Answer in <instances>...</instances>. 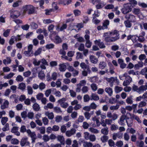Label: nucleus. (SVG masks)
I'll use <instances>...</instances> for the list:
<instances>
[{"mask_svg":"<svg viewBox=\"0 0 147 147\" xmlns=\"http://www.w3.org/2000/svg\"><path fill=\"white\" fill-rule=\"evenodd\" d=\"M35 8V7L31 5H26L23 7L24 11L25 12L28 11V14L29 15L34 13Z\"/></svg>","mask_w":147,"mask_h":147,"instance_id":"1","label":"nucleus"},{"mask_svg":"<svg viewBox=\"0 0 147 147\" xmlns=\"http://www.w3.org/2000/svg\"><path fill=\"white\" fill-rule=\"evenodd\" d=\"M132 7L131 4L128 3L124 4L123 7L121 9V11L124 14H126L130 12L132 10Z\"/></svg>","mask_w":147,"mask_h":147,"instance_id":"2","label":"nucleus"},{"mask_svg":"<svg viewBox=\"0 0 147 147\" xmlns=\"http://www.w3.org/2000/svg\"><path fill=\"white\" fill-rule=\"evenodd\" d=\"M27 133L28 135L31 138L32 143H34L35 142V140L36 139V136L35 132H31L30 129H28Z\"/></svg>","mask_w":147,"mask_h":147,"instance_id":"3","label":"nucleus"},{"mask_svg":"<svg viewBox=\"0 0 147 147\" xmlns=\"http://www.w3.org/2000/svg\"><path fill=\"white\" fill-rule=\"evenodd\" d=\"M20 144L22 147L29 146L30 143L28 141V138L26 137L23 138L20 141Z\"/></svg>","mask_w":147,"mask_h":147,"instance_id":"4","label":"nucleus"},{"mask_svg":"<svg viewBox=\"0 0 147 147\" xmlns=\"http://www.w3.org/2000/svg\"><path fill=\"white\" fill-rule=\"evenodd\" d=\"M125 18L131 22H135L136 18L133 15H127L125 16Z\"/></svg>","mask_w":147,"mask_h":147,"instance_id":"5","label":"nucleus"},{"mask_svg":"<svg viewBox=\"0 0 147 147\" xmlns=\"http://www.w3.org/2000/svg\"><path fill=\"white\" fill-rule=\"evenodd\" d=\"M76 131L75 129L73 128L71 129L70 130H67L65 132L66 135L68 137H70L75 133Z\"/></svg>","mask_w":147,"mask_h":147,"instance_id":"6","label":"nucleus"},{"mask_svg":"<svg viewBox=\"0 0 147 147\" xmlns=\"http://www.w3.org/2000/svg\"><path fill=\"white\" fill-rule=\"evenodd\" d=\"M90 59L91 62L94 64L96 63L98 61V59L94 55H90Z\"/></svg>","mask_w":147,"mask_h":147,"instance_id":"7","label":"nucleus"},{"mask_svg":"<svg viewBox=\"0 0 147 147\" xmlns=\"http://www.w3.org/2000/svg\"><path fill=\"white\" fill-rule=\"evenodd\" d=\"M57 138L58 141L60 142L61 144H65L64 138L63 136L58 135Z\"/></svg>","mask_w":147,"mask_h":147,"instance_id":"8","label":"nucleus"},{"mask_svg":"<svg viewBox=\"0 0 147 147\" xmlns=\"http://www.w3.org/2000/svg\"><path fill=\"white\" fill-rule=\"evenodd\" d=\"M9 102L8 100H5L3 104L1 105V109H4L8 107Z\"/></svg>","mask_w":147,"mask_h":147,"instance_id":"9","label":"nucleus"},{"mask_svg":"<svg viewBox=\"0 0 147 147\" xmlns=\"http://www.w3.org/2000/svg\"><path fill=\"white\" fill-rule=\"evenodd\" d=\"M59 69L61 72L64 71L66 69V66L64 64H60L59 65Z\"/></svg>","mask_w":147,"mask_h":147,"instance_id":"10","label":"nucleus"},{"mask_svg":"<svg viewBox=\"0 0 147 147\" xmlns=\"http://www.w3.org/2000/svg\"><path fill=\"white\" fill-rule=\"evenodd\" d=\"M14 12L17 13V14H16L15 13H13L10 16L13 19H15L18 18L20 15V12L18 11H14Z\"/></svg>","mask_w":147,"mask_h":147,"instance_id":"11","label":"nucleus"},{"mask_svg":"<svg viewBox=\"0 0 147 147\" xmlns=\"http://www.w3.org/2000/svg\"><path fill=\"white\" fill-rule=\"evenodd\" d=\"M26 86L25 84L24 83H21L19 84L18 88L22 91H24L26 88Z\"/></svg>","mask_w":147,"mask_h":147,"instance_id":"12","label":"nucleus"},{"mask_svg":"<svg viewBox=\"0 0 147 147\" xmlns=\"http://www.w3.org/2000/svg\"><path fill=\"white\" fill-rule=\"evenodd\" d=\"M34 110L36 111H38L40 109V107L39 105L36 103H34L32 106Z\"/></svg>","mask_w":147,"mask_h":147,"instance_id":"13","label":"nucleus"},{"mask_svg":"<svg viewBox=\"0 0 147 147\" xmlns=\"http://www.w3.org/2000/svg\"><path fill=\"white\" fill-rule=\"evenodd\" d=\"M107 66L106 63L104 61L100 62L99 64V68L101 69H103Z\"/></svg>","mask_w":147,"mask_h":147,"instance_id":"14","label":"nucleus"},{"mask_svg":"<svg viewBox=\"0 0 147 147\" xmlns=\"http://www.w3.org/2000/svg\"><path fill=\"white\" fill-rule=\"evenodd\" d=\"M105 91L109 94V96H112L113 91L111 88H107L105 89Z\"/></svg>","mask_w":147,"mask_h":147,"instance_id":"15","label":"nucleus"},{"mask_svg":"<svg viewBox=\"0 0 147 147\" xmlns=\"http://www.w3.org/2000/svg\"><path fill=\"white\" fill-rule=\"evenodd\" d=\"M126 118V115H122L120 118V121L119 122V123L121 125H122L123 124V122Z\"/></svg>","mask_w":147,"mask_h":147,"instance_id":"16","label":"nucleus"},{"mask_svg":"<svg viewBox=\"0 0 147 147\" xmlns=\"http://www.w3.org/2000/svg\"><path fill=\"white\" fill-rule=\"evenodd\" d=\"M45 75L43 71H41L38 74V77L41 80L44 79L45 77Z\"/></svg>","mask_w":147,"mask_h":147,"instance_id":"17","label":"nucleus"},{"mask_svg":"<svg viewBox=\"0 0 147 147\" xmlns=\"http://www.w3.org/2000/svg\"><path fill=\"white\" fill-rule=\"evenodd\" d=\"M91 97L92 98L90 99L91 100H97L99 99L98 96L96 94L92 93L91 95Z\"/></svg>","mask_w":147,"mask_h":147,"instance_id":"18","label":"nucleus"},{"mask_svg":"<svg viewBox=\"0 0 147 147\" xmlns=\"http://www.w3.org/2000/svg\"><path fill=\"white\" fill-rule=\"evenodd\" d=\"M132 98V96H130L127 97L126 100V102L128 104H132L133 102Z\"/></svg>","mask_w":147,"mask_h":147,"instance_id":"19","label":"nucleus"},{"mask_svg":"<svg viewBox=\"0 0 147 147\" xmlns=\"http://www.w3.org/2000/svg\"><path fill=\"white\" fill-rule=\"evenodd\" d=\"M45 114L48 116V118L49 119H52L54 118V115L53 113L52 112L50 113L47 112L45 113Z\"/></svg>","mask_w":147,"mask_h":147,"instance_id":"20","label":"nucleus"},{"mask_svg":"<svg viewBox=\"0 0 147 147\" xmlns=\"http://www.w3.org/2000/svg\"><path fill=\"white\" fill-rule=\"evenodd\" d=\"M123 88L121 87L116 86L115 88V92L116 93H118L123 90Z\"/></svg>","mask_w":147,"mask_h":147,"instance_id":"21","label":"nucleus"},{"mask_svg":"<svg viewBox=\"0 0 147 147\" xmlns=\"http://www.w3.org/2000/svg\"><path fill=\"white\" fill-rule=\"evenodd\" d=\"M83 145L84 147H92V144L91 142H85L83 143Z\"/></svg>","mask_w":147,"mask_h":147,"instance_id":"22","label":"nucleus"},{"mask_svg":"<svg viewBox=\"0 0 147 147\" xmlns=\"http://www.w3.org/2000/svg\"><path fill=\"white\" fill-rule=\"evenodd\" d=\"M108 128L107 127L105 128L102 129H101V132L104 135H107L108 133Z\"/></svg>","mask_w":147,"mask_h":147,"instance_id":"23","label":"nucleus"},{"mask_svg":"<svg viewBox=\"0 0 147 147\" xmlns=\"http://www.w3.org/2000/svg\"><path fill=\"white\" fill-rule=\"evenodd\" d=\"M7 121V117H2L1 119V122L2 125H4L5 124H6V123Z\"/></svg>","mask_w":147,"mask_h":147,"instance_id":"24","label":"nucleus"},{"mask_svg":"<svg viewBox=\"0 0 147 147\" xmlns=\"http://www.w3.org/2000/svg\"><path fill=\"white\" fill-rule=\"evenodd\" d=\"M33 53V51L28 50L27 51H25L24 52V54L26 56H30Z\"/></svg>","mask_w":147,"mask_h":147,"instance_id":"25","label":"nucleus"},{"mask_svg":"<svg viewBox=\"0 0 147 147\" xmlns=\"http://www.w3.org/2000/svg\"><path fill=\"white\" fill-rule=\"evenodd\" d=\"M101 140L103 143H105L107 142L108 139V136L104 135L101 137Z\"/></svg>","mask_w":147,"mask_h":147,"instance_id":"26","label":"nucleus"},{"mask_svg":"<svg viewBox=\"0 0 147 147\" xmlns=\"http://www.w3.org/2000/svg\"><path fill=\"white\" fill-rule=\"evenodd\" d=\"M130 21L127 20L126 21L124 22V24L125 26L127 28H130L131 26V24L130 23Z\"/></svg>","mask_w":147,"mask_h":147,"instance_id":"27","label":"nucleus"},{"mask_svg":"<svg viewBox=\"0 0 147 147\" xmlns=\"http://www.w3.org/2000/svg\"><path fill=\"white\" fill-rule=\"evenodd\" d=\"M89 130L92 133L97 134L99 133V131L97 129L93 127H90L89 129Z\"/></svg>","mask_w":147,"mask_h":147,"instance_id":"28","label":"nucleus"},{"mask_svg":"<svg viewBox=\"0 0 147 147\" xmlns=\"http://www.w3.org/2000/svg\"><path fill=\"white\" fill-rule=\"evenodd\" d=\"M55 40L56 41L55 43L57 44L60 43L62 42L61 39L58 36H56Z\"/></svg>","mask_w":147,"mask_h":147,"instance_id":"29","label":"nucleus"},{"mask_svg":"<svg viewBox=\"0 0 147 147\" xmlns=\"http://www.w3.org/2000/svg\"><path fill=\"white\" fill-rule=\"evenodd\" d=\"M9 124L8 123L5 124V126L2 128V130L3 131H5L9 130Z\"/></svg>","mask_w":147,"mask_h":147,"instance_id":"30","label":"nucleus"},{"mask_svg":"<svg viewBox=\"0 0 147 147\" xmlns=\"http://www.w3.org/2000/svg\"><path fill=\"white\" fill-rule=\"evenodd\" d=\"M133 13L136 15L140 14V10L139 8H134L132 11Z\"/></svg>","mask_w":147,"mask_h":147,"instance_id":"31","label":"nucleus"},{"mask_svg":"<svg viewBox=\"0 0 147 147\" xmlns=\"http://www.w3.org/2000/svg\"><path fill=\"white\" fill-rule=\"evenodd\" d=\"M22 117L25 120L27 117V112L26 111H24L21 113V114Z\"/></svg>","mask_w":147,"mask_h":147,"instance_id":"32","label":"nucleus"},{"mask_svg":"<svg viewBox=\"0 0 147 147\" xmlns=\"http://www.w3.org/2000/svg\"><path fill=\"white\" fill-rule=\"evenodd\" d=\"M147 89V83L144 86H141L139 88V91H141L145 90Z\"/></svg>","mask_w":147,"mask_h":147,"instance_id":"33","label":"nucleus"},{"mask_svg":"<svg viewBox=\"0 0 147 147\" xmlns=\"http://www.w3.org/2000/svg\"><path fill=\"white\" fill-rule=\"evenodd\" d=\"M14 74L13 73H10L7 76H5L4 77V78L5 79H9L12 78L14 75Z\"/></svg>","mask_w":147,"mask_h":147,"instance_id":"34","label":"nucleus"},{"mask_svg":"<svg viewBox=\"0 0 147 147\" xmlns=\"http://www.w3.org/2000/svg\"><path fill=\"white\" fill-rule=\"evenodd\" d=\"M113 32H109L104 33L103 37L105 38H107V37H109L112 34Z\"/></svg>","mask_w":147,"mask_h":147,"instance_id":"35","label":"nucleus"},{"mask_svg":"<svg viewBox=\"0 0 147 147\" xmlns=\"http://www.w3.org/2000/svg\"><path fill=\"white\" fill-rule=\"evenodd\" d=\"M11 143L13 144H18L19 142V141L16 138H13L11 140Z\"/></svg>","mask_w":147,"mask_h":147,"instance_id":"36","label":"nucleus"},{"mask_svg":"<svg viewBox=\"0 0 147 147\" xmlns=\"http://www.w3.org/2000/svg\"><path fill=\"white\" fill-rule=\"evenodd\" d=\"M54 45L53 44H48L46 46V48L47 49H52L54 48Z\"/></svg>","mask_w":147,"mask_h":147,"instance_id":"37","label":"nucleus"},{"mask_svg":"<svg viewBox=\"0 0 147 147\" xmlns=\"http://www.w3.org/2000/svg\"><path fill=\"white\" fill-rule=\"evenodd\" d=\"M28 93L29 94H32L33 92V90L31 86H28L27 87Z\"/></svg>","mask_w":147,"mask_h":147,"instance_id":"38","label":"nucleus"},{"mask_svg":"<svg viewBox=\"0 0 147 147\" xmlns=\"http://www.w3.org/2000/svg\"><path fill=\"white\" fill-rule=\"evenodd\" d=\"M53 109L55 112L58 113H61L62 112L60 108L57 107H54L53 108Z\"/></svg>","mask_w":147,"mask_h":147,"instance_id":"39","label":"nucleus"},{"mask_svg":"<svg viewBox=\"0 0 147 147\" xmlns=\"http://www.w3.org/2000/svg\"><path fill=\"white\" fill-rule=\"evenodd\" d=\"M136 144L139 147H143L144 143L143 141H141L140 142L139 141H137Z\"/></svg>","mask_w":147,"mask_h":147,"instance_id":"40","label":"nucleus"},{"mask_svg":"<svg viewBox=\"0 0 147 147\" xmlns=\"http://www.w3.org/2000/svg\"><path fill=\"white\" fill-rule=\"evenodd\" d=\"M84 115L85 117L87 120L89 119L91 116L90 113L88 112H85L84 113Z\"/></svg>","mask_w":147,"mask_h":147,"instance_id":"41","label":"nucleus"},{"mask_svg":"<svg viewBox=\"0 0 147 147\" xmlns=\"http://www.w3.org/2000/svg\"><path fill=\"white\" fill-rule=\"evenodd\" d=\"M92 42L90 40L86 41L85 46L88 48H90L92 45Z\"/></svg>","mask_w":147,"mask_h":147,"instance_id":"42","label":"nucleus"},{"mask_svg":"<svg viewBox=\"0 0 147 147\" xmlns=\"http://www.w3.org/2000/svg\"><path fill=\"white\" fill-rule=\"evenodd\" d=\"M89 138V140L92 142L96 140V137L94 135H90Z\"/></svg>","mask_w":147,"mask_h":147,"instance_id":"43","label":"nucleus"},{"mask_svg":"<svg viewBox=\"0 0 147 147\" xmlns=\"http://www.w3.org/2000/svg\"><path fill=\"white\" fill-rule=\"evenodd\" d=\"M40 61H37L36 59H33V63L35 66H38L40 64Z\"/></svg>","mask_w":147,"mask_h":147,"instance_id":"44","label":"nucleus"},{"mask_svg":"<svg viewBox=\"0 0 147 147\" xmlns=\"http://www.w3.org/2000/svg\"><path fill=\"white\" fill-rule=\"evenodd\" d=\"M90 99L89 96L88 94H86L84 96V102H88Z\"/></svg>","mask_w":147,"mask_h":147,"instance_id":"45","label":"nucleus"},{"mask_svg":"<svg viewBox=\"0 0 147 147\" xmlns=\"http://www.w3.org/2000/svg\"><path fill=\"white\" fill-rule=\"evenodd\" d=\"M38 86L39 89L41 90H42L44 89L45 87V84L43 82L40 83Z\"/></svg>","mask_w":147,"mask_h":147,"instance_id":"46","label":"nucleus"},{"mask_svg":"<svg viewBox=\"0 0 147 147\" xmlns=\"http://www.w3.org/2000/svg\"><path fill=\"white\" fill-rule=\"evenodd\" d=\"M90 86L92 90L94 91H96L97 89V87L95 84H92Z\"/></svg>","mask_w":147,"mask_h":147,"instance_id":"47","label":"nucleus"},{"mask_svg":"<svg viewBox=\"0 0 147 147\" xmlns=\"http://www.w3.org/2000/svg\"><path fill=\"white\" fill-rule=\"evenodd\" d=\"M34 113L33 112H29L27 114V116L29 119H32L34 117Z\"/></svg>","mask_w":147,"mask_h":147,"instance_id":"48","label":"nucleus"},{"mask_svg":"<svg viewBox=\"0 0 147 147\" xmlns=\"http://www.w3.org/2000/svg\"><path fill=\"white\" fill-rule=\"evenodd\" d=\"M40 133L42 134H44L45 132V127H42L39 128Z\"/></svg>","mask_w":147,"mask_h":147,"instance_id":"49","label":"nucleus"},{"mask_svg":"<svg viewBox=\"0 0 147 147\" xmlns=\"http://www.w3.org/2000/svg\"><path fill=\"white\" fill-rule=\"evenodd\" d=\"M57 75L56 73H53L51 76L52 80H55L57 78Z\"/></svg>","mask_w":147,"mask_h":147,"instance_id":"50","label":"nucleus"},{"mask_svg":"<svg viewBox=\"0 0 147 147\" xmlns=\"http://www.w3.org/2000/svg\"><path fill=\"white\" fill-rule=\"evenodd\" d=\"M26 126L24 125H22L21 127L20 131L22 133H24L26 131L27 132Z\"/></svg>","mask_w":147,"mask_h":147,"instance_id":"51","label":"nucleus"},{"mask_svg":"<svg viewBox=\"0 0 147 147\" xmlns=\"http://www.w3.org/2000/svg\"><path fill=\"white\" fill-rule=\"evenodd\" d=\"M23 80V77L20 75H18L16 78V80L18 81L22 82Z\"/></svg>","mask_w":147,"mask_h":147,"instance_id":"52","label":"nucleus"},{"mask_svg":"<svg viewBox=\"0 0 147 147\" xmlns=\"http://www.w3.org/2000/svg\"><path fill=\"white\" fill-rule=\"evenodd\" d=\"M55 121L57 122H60L62 119V117L61 116H57L55 118Z\"/></svg>","mask_w":147,"mask_h":147,"instance_id":"53","label":"nucleus"},{"mask_svg":"<svg viewBox=\"0 0 147 147\" xmlns=\"http://www.w3.org/2000/svg\"><path fill=\"white\" fill-rule=\"evenodd\" d=\"M42 49L41 48H39L35 52L34 55L35 56H37L39 55L41 53Z\"/></svg>","mask_w":147,"mask_h":147,"instance_id":"54","label":"nucleus"},{"mask_svg":"<svg viewBox=\"0 0 147 147\" xmlns=\"http://www.w3.org/2000/svg\"><path fill=\"white\" fill-rule=\"evenodd\" d=\"M108 142L109 145L111 147L115 145V142L112 139H110Z\"/></svg>","mask_w":147,"mask_h":147,"instance_id":"55","label":"nucleus"},{"mask_svg":"<svg viewBox=\"0 0 147 147\" xmlns=\"http://www.w3.org/2000/svg\"><path fill=\"white\" fill-rule=\"evenodd\" d=\"M60 105L62 107L66 108L68 106V104L67 102H61L60 104Z\"/></svg>","mask_w":147,"mask_h":147,"instance_id":"56","label":"nucleus"},{"mask_svg":"<svg viewBox=\"0 0 147 147\" xmlns=\"http://www.w3.org/2000/svg\"><path fill=\"white\" fill-rule=\"evenodd\" d=\"M76 54L77 56L76 58L77 59H79L80 58L82 59L83 56L81 53L79 52H77Z\"/></svg>","mask_w":147,"mask_h":147,"instance_id":"57","label":"nucleus"},{"mask_svg":"<svg viewBox=\"0 0 147 147\" xmlns=\"http://www.w3.org/2000/svg\"><path fill=\"white\" fill-rule=\"evenodd\" d=\"M106 80L109 82H114L115 80V78L113 77H111L110 78H107Z\"/></svg>","mask_w":147,"mask_h":147,"instance_id":"58","label":"nucleus"},{"mask_svg":"<svg viewBox=\"0 0 147 147\" xmlns=\"http://www.w3.org/2000/svg\"><path fill=\"white\" fill-rule=\"evenodd\" d=\"M89 126L88 124L86 121L83 123L82 127L84 129H87L88 128Z\"/></svg>","mask_w":147,"mask_h":147,"instance_id":"59","label":"nucleus"},{"mask_svg":"<svg viewBox=\"0 0 147 147\" xmlns=\"http://www.w3.org/2000/svg\"><path fill=\"white\" fill-rule=\"evenodd\" d=\"M31 26L33 29H36L38 27V25L34 22H32L31 24Z\"/></svg>","mask_w":147,"mask_h":147,"instance_id":"60","label":"nucleus"},{"mask_svg":"<svg viewBox=\"0 0 147 147\" xmlns=\"http://www.w3.org/2000/svg\"><path fill=\"white\" fill-rule=\"evenodd\" d=\"M84 138L86 140H89L90 135L87 132H85L84 133Z\"/></svg>","mask_w":147,"mask_h":147,"instance_id":"61","label":"nucleus"},{"mask_svg":"<svg viewBox=\"0 0 147 147\" xmlns=\"http://www.w3.org/2000/svg\"><path fill=\"white\" fill-rule=\"evenodd\" d=\"M42 121L44 124L45 125H47L48 123L49 120L46 117L43 118Z\"/></svg>","mask_w":147,"mask_h":147,"instance_id":"62","label":"nucleus"},{"mask_svg":"<svg viewBox=\"0 0 147 147\" xmlns=\"http://www.w3.org/2000/svg\"><path fill=\"white\" fill-rule=\"evenodd\" d=\"M74 13L75 16H78L81 14V11H80L76 9L74 11Z\"/></svg>","mask_w":147,"mask_h":147,"instance_id":"63","label":"nucleus"},{"mask_svg":"<svg viewBox=\"0 0 147 147\" xmlns=\"http://www.w3.org/2000/svg\"><path fill=\"white\" fill-rule=\"evenodd\" d=\"M57 63L55 61H51L50 63V66L51 67L56 66L57 65Z\"/></svg>","mask_w":147,"mask_h":147,"instance_id":"64","label":"nucleus"}]
</instances>
